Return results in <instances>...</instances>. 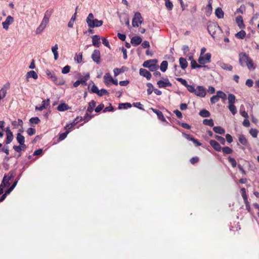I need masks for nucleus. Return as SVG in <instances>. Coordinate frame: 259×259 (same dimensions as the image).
<instances>
[{
	"instance_id": "obj_1",
	"label": "nucleus",
	"mask_w": 259,
	"mask_h": 259,
	"mask_svg": "<svg viewBox=\"0 0 259 259\" xmlns=\"http://www.w3.org/2000/svg\"><path fill=\"white\" fill-rule=\"evenodd\" d=\"M239 62L242 67H247L250 71L256 68L253 60L245 53L241 52L239 54Z\"/></svg>"
},
{
	"instance_id": "obj_2",
	"label": "nucleus",
	"mask_w": 259,
	"mask_h": 259,
	"mask_svg": "<svg viewBox=\"0 0 259 259\" xmlns=\"http://www.w3.org/2000/svg\"><path fill=\"white\" fill-rule=\"evenodd\" d=\"M94 16L92 13H90L86 19V22L90 28L100 27L102 25L103 21L96 19H94Z\"/></svg>"
},
{
	"instance_id": "obj_3",
	"label": "nucleus",
	"mask_w": 259,
	"mask_h": 259,
	"mask_svg": "<svg viewBox=\"0 0 259 259\" xmlns=\"http://www.w3.org/2000/svg\"><path fill=\"white\" fill-rule=\"evenodd\" d=\"M207 29L209 34L213 37L215 38L217 34H219L221 31V29L216 22H209Z\"/></svg>"
},
{
	"instance_id": "obj_4",
	"label": "nucleus",
	"mask_w": 259,
	"mask_h": 259,
	"mask_svg": "<svg viewBox=\"0 0 259 259\" xmlns=\"http://www.w3.org/2000/svg\"><path fill=\"white\" fill-rule=\"evenodd\" d=\"M49 22V17L47 16L46 14H45L40 25L37 27V28L36 29V34H38L41 33L46 27Z\"/></svg>"
},
{
	"instance_id": "obj_5",
	"label": "nucleus",
	"mask_w": 259,
	"mask_h": 259,
	"mask_svg": "<svg viewBox=\"0 0 259 259\" xmlns=\"http://www.w3.org/2000/svg\"><path fill=\"white\" fill-rule=\"evenodd\" d=\"M143 19L139 12H136L132 20V25L134 27H139L143 23Z\"/></svg>"
},
{
	"instance_id": "obj_6",
	"label": "nucleus",
	"mask_w": 259,
	"mask_h": 259,
	"mask_svg": "<svg viewBox=\"0 0 259 259\" xmlns=\"http://www.w3.org/2000/svg\"><path fill=\"white\" fill-rule=\"evenodd\" d=\"M196 96L199 97H204L206 94V92L205 88L201 85H198L195 89L194 93Z\"/></svg>"
},
{
	"instance_id": "obj_7",
	"label": "nucleus",
	"mask_w": 259,
	"mask_h": 259,
	"mask_svg": "<svg viewBox=\"0 0 259 259\" xmlns=\"http://www.w3.org/2000/svg\"><path fill=\"white\" fill-rule=\"evenodd\" d=\"M211 54L210 53H207L204 56L200 55L198 62L201 64H205L209 63L210 61Z\"/></svg>"
},
{
	"instance_id": "obj_8",
	"label": "nucleus",
	"mask_w": 259,
	"mask_h": 259,
	"mask_svg": "<svg viewBox=\"0 0 259 259\" xmlns=\"http://www.w3.org/2000/svg\"><path fill=\"white\" fill-rule=\"evenodd\" d=\"M14 18L11 16H8L6 20L2 23L3 28L8 30L9 25L14 22Z\"/></svg>"
},
{
	"instance_id": "obj_9",
	"label": "nucleus",
	"mask_w": 259,
	"mask_h": 259,
	"mask_svg": "<svg viewBox=\"0 0 259 259\" xmlns=\"http://www.w3.org/2000/svg\"><path fill=\"white\" fill-rule=\"evenodd\" d=\"M92 59L98 64L100 62V53L98 50H95L92 55Z\"/></svg>"
},
{
	"instance_id": "obj_10",
	"label": "nucleus",
	"mask_w": 259,
	"mask_h": 259,
	"mask_svg": "<svg viewBox=\"0 0 259 259\" xmlns=\"http://www.w3.org/2000/svg\"><path fill=\"white\" fill-rule=\"evenodd\" d=\"M157 84L159 88H165L166 87L171 86V83L169 81L168 79H165V81L159 80L157 82Z\"/></svg>"
},
{
	"instance_id": "obj_11",
	"label": "nucleus",
	"mask_w": 259,
	"mask_h": 259,
	"mask_svg": "<svg viewBox=\"0 0 259 259\" xmlns=\"http://www.w3.org/2000/svg\"><path fill=\"white\" fill-rule=\"evenodd\" d=\"M213 0H207L208 4L205 7V12L206 15H210L212 10V4Z\"/></svg>"
},
{
	"instance_id": "obj_12",
	"label": "nucleus",
	"mask_w": 259,
	"mask_h": 259,
	"mask_svg": "<svg viewBox=\"0 0 259 259\" xmlns=\"http://www.w3.org/2000/svg\"><path fill=\"white\" fill-rule=\"evenodd\" d=\"M142 41V38L140 36H134L131 39V42L134 46H137L140 45Z\"/></svg>"
},
{
	"instance_id": "obj_13",
	"label": "nucleus",
	"mask_w": 259,
	"mask_h": 259,
	"mask_svg": "<svg viewBox=\"0 0 259 259\" xmlns=\"http://www.w3.org/2000/svg\"><path fill=\"white\" fill-rule=\"evenodd\" d=\"M140 74L141 76L145 77L148 80L150 79L151 77V73L145 69L141 68L140 69Z\"/></svg>"
},
{
	"instance_id": "obj_14",
	"label": "nucleus",
	"mask_w": 259,
	"mask_h": 259,
	"mask_svg": "<svg viewBox=\"0 0 259 259\" xmlns=\"http://www.w3.org/2000/svg\"><path fill=\"white\" fill-rule=\"evenodd\" d=\"M29 78H33L34 79H36L38 78V75L34 71H30L27 73L26 75V79L27 82L29 81Z\"/></svg>"
},
{
	"instance_id": "obj_15",
	"label": "nucleus",
	"mask_w": 259,
	"mask_h": 259,
	"mask_svg": "<svg viewBox=\"0 0 259 259\" xmlns=\"http://www.w3.org/2000/svg\"><path fill=\"white\" fill-rule=\"evenodd\" d=\"M209 144L216 151H221V147L218 142L215 141V140H211L209 141Z\"/></svg>"
},
{
	"instance_id": "obj_16",
	"label": "nucleus",
	"mask_w": 259,
	"mask_h": 259,
	"mask_svg": "<svg viewBox=\"0 0 259 259\" xmlns=\"http://www.w3.org/2000/svg\"><path fill=\"white\" fill-rule=\"evenodd\" d=\"M236 22L237 24L238 27L240 29H243L245 27V25L243 23V18L241 16H238L236 18Z\"/></svg>"
},
{
	"instance_id": "obj_17",
	"label": "nucleus",
	"mask_w": 259,
	"mask_h": 259,
	"mask_svg": "<svg viewBox=\"0 0 259 259\" xmlns=\"http://www.w3.org/2000/svg\"><path fill=\"white\" fill-rule=\"evenodd\" d=\"M100 38L97 35H95L92 37L93 45L96 47H99L100 45Z\"/></svg>"
},
{
	"instance_id": "obj_18",
	"label": "nucleus",
	"mask_w": 259,
	"mask_h": 259,
	"mask_svg": "<svg viewBox=\"0 0 259 259\" xmlns=\"http://www.w3.org/2000/svg\"><path fill=\"white\" fill-rule=\"evenodd\" d=\"M49 99H48L47 101H42L41 105L40 107H35V110L41 111L46 108L49 104Z\"/></svg>"
},
{
	"instance_id": "obj_19",
	"label": "nucleus",
	"mask_w": 259,
	"mask_h": 259,
	"mask_svg": "<svg viewBox=\"0 0 259 259\" xmlns=\"http://www.w3.org/2000/svg\"><path fill=\"white\" fill-rule=\"evenodd\" d=\"M104 82L107 85H108L109 83L113 81V78L109 73H107L104 75Z\"/></svg>"
},
{
	"instance_id": "obj_20",
	"label": "nucleus",
	"mask_w": 259,
	"mask_h": 259,
	"mask_svg": "<svg viewBox=\"0 0 259 259\" xmlns=\"http://www.w3.org/2000/svg\"><path fill=\"white\" fill-rule=\"evenodd\" d=\"M215 14L219 19H222L224 18V13L221 8L219 7L215 9Z\"/></svg>"
},
{
	"instance_id": "obj_21",
	"label": "nucleus",
	"mask_w": 259,
	"mask_h": 259,
	"mask_svg": "<svg viewBox=\"0 0 259 259\" xmlns=\"http://www.w3.org/2000/svg\"><path fill=\"white\" fill-rule=\"evenodd\" d=\"M151 110L155 113L157 114L158 117L159 118V119H160V120H161L162 121H165V118L163 116V114L162 113V112L158 110H157L156 109H154V108H151Z\"/></svg>"
},
{
	"instance_id": "obj_22",
	"label": "nucleus",
	"mask_w": 259,
	"mask_h": 259,
	"mask_svg": "<svg viewBox=\"0 0 259 259\" xmlns=\"http://www.w3.org/2000/svg\"><path fill=\"white\" fill-rule=\"evenodd\" d=\"M179 62L180 66L183 69H185L188 66L187 61L184 58H180L179 59Z\"/></svg>"
},
{
	"instance_id": "obj_23",
	"label": "nucleus",
	"mask_w": 259,
	"mask_h": 259,
	"mask_svg": "<svg viewBox=\"0 0 259 259\" xmlns=\"http://www.w3.org/2000/svg\"><path fill=\"white\" fill-rule=\"evenodd\" d=\"M220 66L223 69L226 70L231 71L233 69V67L231 65L225 63H221Z\"/></svg>"
},
{
	"instance_id": "obj_24",
	"label": "nucleus",
	"mask_w": 259,
	"mask_h": 259,
	"mask_svg": "<svg viewBox=\"0 0 259 259\" xmlns=\"http://www.w3.org/2000/svg\"><path fill=\"white\" fill-rule=\"evenodd\" d=\"M228 104L229 105H234L235 103L236 97L233 94H230L228 95Z\"/></svg>"
},
{
	"instance_id": "obj_25",
	"label": "nucleus",
	"mask_w": 259,
	"mask_h": 259,
	"mask_svg": "<svg viewBox=\"0 0 259 259\" xmlns=\"http://www.w3.org/2000/svg\"><path fill=\"white\" fill-rule=\"evenodd\" d=\"M12 178V176H11L9 178H7L6 176L4 177L2 183L4 185H5V187H8L10 185V183L9 181L11 180Z\"/></svg>"
},
{
	"instance_id": "obj_26",
	"label": "nucleus",
	"mask_w": 259,
	"mask_h": 259,
	"mask_svg": "<svg viewBox=\"0 0 259 259\" xmlns=\"http://www.w3.org/2000/svg\"><path fill=\"white\" fill-rule=\"evenodd\" d=\"M157 60L156 59H151L147 61H145L143 64V66L144 67L146 68V66L145 64H147V66H151L153 65L154 64H157Z\"/></svg>"
},
{
	"instance_id": "obj_27",
	"label": "nucleus",
	"mask_w": 259,
	"mask_h": 259,
	"mask_svg": "<svg viewBox=\"0 0 259 259\" xmlns=\"http://www.w3.org/2000/svg\"><path fill=\"white\" fill-rule=\"evenodd\" d=\"M16 139L20 145H23L25 142L24 137L21 135L20 133H18L17 134Z\"/></svg>"
},
{
	"instance_id": "obj_28",
	"label": "nucleus",
	"mask_w": 259,
	"mask_h": 259,
	"mask_svg": "<svg viewBox=\"0 0 259 259\" xmlns=\"http://www.w3.org/2000/svg\"><path fill=\"white\" fill-rule=\"evenodd\" d=\"M58 47L57 44H56L52 48V51L54 55V59L55 60H57L58 58Z\"/></svg>"
},
{
	"instance_id": "obj_29",
	"label": "nucleus",
	"mask_w": 259,
	"mask_h": 259,
	"mask_svg": "<svg viewBox=\"0 0 259 259\" xmlns=\"http://www.w3.org/2000/svg\"><path fill=\"white\" fill-rule=\"evenodd\" d=\"M96 103L95 101L92 100L89 103V106L87 109V111L89 112H93L94 108L96 106Z\"/></svg>"
},
{
	"instance_id": "obj_30",
	"label": "nucleus",
	"mask_w": 259,
	"mask_h": 259,
	"mask_svg": "<svg viewBox=\"0 0 259 259\" xmlns=\"http://www.w3.org/2000/svg\"><path fill=\"white\" fill-rule=\"evenodd\" d=\"M213 130L215 133H218L219 134H224L225 132V130L219 126L213 127Z\"/></svg>"
},
{
	"instance_id": "obj_31",
	"label": "nucleus",
	"mask_w": 259,
	"mask_h": 259,
	"mask_svg": "<svg viewBox=\"0 0 259 259\" xmlns=\"http://www.w3.org/2000/svg\"><path fill=\"white\" fill-rule=\"evenodd\" d=\"M90 74L89 73L85 74V75L80 78L79 81L81 84L86 85V81L89 79Z\"/></svg>"
},
{
	"instance_id": "obj_32",
	"label": "nucleus",
	"mask_w": 259,
	"mask_h": 259,
	"mask_svg": "<svg viewBox=\"0 0 259 259\" xmlns=\"http://www.w3.org/2000/svg\"><path fill=\"white\" fill-rule=\"evenodd\" d=\"M69 109V106L65 103H62L60 104L58 107V110L60 111H64Z\"/></svg>"
},
{
	"instance_id": "obj_33",
	"label": "nucleus",
	"mask_w": 259,
	"mask_h": 259,
	"mask_svg": "<svg viewBox=\"0 0 259 259\" xmlns=\"http://www.w3.org/2000/svg\"><path fill=\"white\" fill-rule=\"evenodd\" d=\"M246 35V32L244 30H241L235 34V36L239 39H243Z\"/></svg>"
},
{
	"instance_id": "obj_34",
	"label": "nucleus",
	"mask_w": 259,
	"mask_h": 259,
	"mask_svg": "<svg viewBox=\"0 0 259 259\" xmlns=\"http://www.w3.org/2000/svg\"><path fill=\"white\" fill-rule=\"evenodd\" d=\"M167 66H168L167 62L166 61H163L162 62V63L160 64V70L162 72H165L167 68Z\"/></svg>"
},
{
	"instance_id": "obj_35",
	"label": "nucleus",
	"mask_w": 259,
	"mask_h": 259,
	"mask_svg": "<svg viewBox=\"0 0 259 259\" xmlns=\"http://www.w3.org/2000/svg\"><path fill=\"white\" fill-rule=\"evenodd\" d=\"M75 60L76 61L77 63H80L82 60V53H79L78 54H76L75 56L74 57Z\"/></svg>"
},
{
	"instance_id": "obj_36",
	"label": "nucleus",
	"mask_w": 259,
	"mask_h": 259,
	"mask_svg": "<svg viewBox=\"0 0 259 259\" xmlns=\"http://www.w3.org/2000/svg\"><path fill=\"white\" fill-rule=\"evenodd\" d=\"M199 115L203 117H207L210 116V113L208 111L203 109L200 111Z\"/></svg>"
},
{
	"instance_id": "obj_37",
	"label": "nucleus",
	"mask_w": 259,
	"mask_h": 259,
	"mask_svg": "<svg viewBox=\"0 0 259 259\" xmlns=\"http://www.w3.org/2000/svg\"><path fill=\"white\" fill-rule=\"evenodd\" d=\"M203 123L204 125H208V126H213V124H214L213 120L211 119H204L203 120Z\"/></svg>"
},
{
	"instance_id": "obj_38",
	"label": "nucleus",
	"mask_w": 259,
	"mask_h": 259,
	"mask_svg": "<svg viewBox=\"0 0 259 259\" xmlns=\"http://www.w3.org/2000/svg\"><path fill=\"white\" fill-rule=\"evenodd\" d=\"M239 142L243 145H246L247 144V141L245 137L243 135H241L239 137Z\"/></svg>"
},
{
	"instance_id": "obj_39",
	"label": "nucleus",
	"mask_w": 259,
	"mask_h": 259,
	"mask_svg": "<svg viewBox=\"0 0 259 259\" xmlns=\"http://www.w3.org/2000/svg\"><path fill=\"white\" fill-rule=\"evenodd\" d=\"M165 1V5L166 8L168 10H172L173 8V4L170 1V0H164Z\"/></svg>"
},
{
	"instance_id": "obj_40",
	"label": "nucleus",
	"mask_w": 259,
	"mask_h": 259,
	"mask_svg": "<svg viewBox=\"0 0 259 259\" xmlns=\"http://www.w3.org/2000/svg\"><path fill=\"white\" fill-rule=\"evenodd\" d=\"M13 139V135L12 132L10 133L7 134V140H6L7 144L10 143L12 141Z\"/></svg>"
},
{
	"instance_id": "obj_41",
	"label": "nucleus",
	"mask_w": 259,
	"mask_h": 259,
	"mask_svg": "<svg viewBox=\"0 0 259 259\" xmlns=\"http://www.w3.org/2000/svg\"><path fill=\"white\" fill-rule=\"evenodd\" d=\"M145 65H146V68H148L151 71H154L156 70L159 67L157 64H154L151 66H147V65L145 64Z\"/></svg>"
},
{
	"instance_id": "obj_42",
	"label": "nucleus",
	"mask_w": 259,
	"mask_h": 259,
	"mask_svg": "<svg viewBox=\"0 0 259 259\" xmlns=\"http://www.w3.org/2000/svg\"><path fill=\"white\" fill-rule=\"evenodd\" d=\"M228 108L233 115L237 113V109L234 105H228Z\"/></svg>"
},
{
	"instance_id": "obj_43",
	"label": "nucleus",
	"mask_w": 259,
	"mask_h": 259,
	"mask_svg": "<svg viewBox=\"0 0 259 259\" xmlns=\"http://www.w3.org/2000/svg\"><path fill=\"white\" fill-rule=\"evenodd\" d=\"M241 192L242 196L244 200V202L246 203L247 201V196L246 194L245 189L244 188H241Z\"/></svg>"
},
{
	"instance_id": "obj_44",
	"label": "nucleus",
	"mask_w": 259,
	"mask_h": 259,
	"mask_svg": "<svg viewBox=\"0 0 259 259\" xmlns=\"http://www.w3.org/2000/svg\"><path fill=\"white\" fill-rule=\"evenodd\" d=\"M258 133V131L255 128H251L249 131V133L254 138L257 137Z\"/></svg>"
},
{
	"instance_id": "obj_45",
	"label": "nucleus",
	"mask_w": 259,
	"mask_h": 259,
	"mask_svg": "<svg viewBox=\"0 0 259 259\" xmlns=\"http://www.w3.org/2000/svg\"><path fill=\"white\" fill-rule=\"evenodd\" d=\"M124 71V69L123 68H115L113 70L114 76H116L119 75L120 73L123 72Z\"/></svg>"
},
{
	"instance_id": "obj_46",
	"label": "nucleus",
	"mask_w": 259,
	"mask_h": 259,
	"mask_svg": "<svg viewBox=\"0 0 259 259\" xmlns=\"http://www.w3.org/2000/svg\"><path fill=\"white\" fill-rule=\"evenodd\" d=\"M222 151L224 154H230L233 152L232 149L229 148V147H225L222 149Z\"/></svg>"
},
{
	"instance_id": "obj_47",
	"label": "nucleus",
	"mask_w": 259,
	"mask_h": 259,
	"mask_svg": "<svg viewBox=\"0 0 259 259\" xmlns=\"http://www.w3.org/2000/svg\"><path fill=\"white\" fill-rule=\"evenodd\" d=\"M147 87L148 88L147 94L148 95L151 94L153 92V85L151 83H147Z\"/></svg>"
},
{
	"instance_id": "obj_48",
	"label": "nucleus",
	"mask_w": 259,
	"mask_h": 259,
	"mask_svg": "<svg viewBox=\"0 0 259 259\" xmlns=\"http://www.w3.org/2000/svg\"><path fill=\"white\" fill-rule=\"evenodd\" d=\"M219 99L220 98L218 96V95L217 94V95L213 96L210 98V102L211 104H214L219 100Z\"/></svg>"
},
{
	"instance_id": "obj_49",
	"label": "nucleus",
	"mask_w": 259,
	"mask_h": 259,
	"mask_svg": "<svg viewBox=\"0 0 259 259\" xmlns=\"http://www.w3.org/2000/svg\"><path fill=\"white\" fill-rule=\"evenodd\" d=\"M29 121L32 124H37L40 122V119L37 117H32L29 119Z\"/></svg>"
},
{
	"instance_id": "obj_50",
	"label": "nucleus",
	"mask_w": 259,
	"mask_h": 259,
	"mask_svg": "<svg viewBox=\"0 0 259 259\" xmlns=\"http://www.w3.org/2000/svg\"><path fill=\"white\" fill-rule=\"evenodd\" d=\"M214 138L218 141H219L221 143V144H222V145H224L225 144L226 141H225V139L223 137H221L220 136L216 135V136H215Z\"/></svg>"
},
{
	"instance_id": "obj_51",
	"label": "nucleus",
	"mask_w": 259,
	"mask_h": 259,
	"mask_svg": "<svg viewBox=\"0 0 259 259\" xmlns=\"http://www.w3.org/2000/svg\"><path fill=\"white\" fill-rule=\"evenodd\" d=\"M191 66L192 68H200L201 66L200 65H198L195 60L192 59L191 62Z\"/></svg>"
},
{
	"instance_id": "obj_52",
	"label": "nucleus",
	"mask_w": 259,
	"mask_h": 259,
	"mask_svg": "<svg viewBox=\"0 0 259 259\" xmlns=\"http://www.w3.org/2000/svg\"><path fill=\"white\" fill-rule=\"evenodd\" d=\"M217 94L218 95V96L220 98H222L223 99H225L226 98V95L225 93L222 91H219L217 92Z\"/></svg>"
},
{
	"instance_id": "obj_53",
	"label": "nucleus",
	"mask_w": 259,
	"mask_h": 259,
	"mask_svg": "<svg viewBox=\"0 0 259 259\" xmlns=\"http://www.w3.org/2000/svg\"><path fill=\"white\" fill-rule=\"evenodd\" d=\"M70 69V66L69 65H66L63 68L62 70V73L63 74H66L69 72Z\"/></svg>"
},
{
	"instance_id": "obj_54",
	"label": "nucleus",
	"mask_w": 259,
	"mask_h": 259,
	"mask_svg": "<svg viewBox=\"0 0 259 259\" xmlns=\"http://www.w3.org/2000/svg\"><path fill=\"white\" fill-rule=\"evenodd\" d=\"M228 160H229V162L232 164V165L233 167H235L236 166L237 163L234 158L229 157Z\"/></svg>"
},
{
	"instance_id": "obj_55",
	"label": "nucleus",
	"mask_w": 259,
	"mask_h": 259,
	"mask_svg": "<svg viewBox=\"0 0 259 259\" xmlns=\"http://www.w3.org/2000/svg\"><path fill=\"white\" fill-rule=\"evenodd\" d=\"M27 133L29 136H32L35 133V130L33 128H28L27 130Z\"/></svg>"
},
{
	"instance_id": "obj_56",
	"label": "nucleus",
	"mask_w": 259,
	"mask_h": 259,
	"mask_svg": "<svg viewBox=\"0 0 259 259\" xmlns=\"http://www.w3.org/2000/svg\"><path fill=\"white\" fill-rule=\"evenodd\" d=\"M186 88L189 92L192 93H194L195 89L194 88V86L188 84V85L186 86Z\"/></svg>"
},
{
	"instance_id": "obj_57",
	"label": "nucleus",
	"mask_w": 259,
	"mask_h": 259,
	"mask_svg": "<svg viewBox=\"0 0 259 259\" xmlns=\"http://www.w3.org/2000/svg\"><path fill=\"white\" fill-rule=\"evenodd\" d=\"M177 80L180 81L183 85H184L186 87L188 85L187 81L182 78H177Z\"/></svg>"
},
{
	"instance_id": "obj_58",
	"label": "nucleus",
	"mask_w": 259,
	"mask_h": 259,
	"mask_svg": "<svg viewBox=\"0 0 259 259\" xmlns=\"http://www.w3.org/2000/svg\"><path fill=\"white\" fill-rule=\"evenodd\" d=\"M69 133V131H67L66 132L61 134L59 136V139L60 140H63L67 137V135Z\"/></svg>"
},
{
	"instance_id": "obj_59",
	"label": "nucleus",
	"mask_w": 259,
	"mask_h": 259,
	"mask_svg": "<svg viewBox=\"0 0 259 259\" xmlns=\"http://www.w3.org/2000/svg\"><path fill=\"white\" fill-rule=\"evenodd\" d=\"M108 93L107 91L105 89H101V90H99V93H98V95L100 96H102L104 95H108Z\"/></svg>"
},
{
	"instance_id": "obj_60",
	"label": "nucleus",
	"mask_w": 259,
	"mask_h": 259,
	"mask_svg": "<svg viewBox=\"0 0 259 259\" xmlns=\"http://www.w3.org/2000/svg\"><path fill=\"white\" fill-rule=\"evenodd\" d=\"M102 43H103V44L105 46H106V47H107L108 48H110V45H109V41H108V40L106 39L104 37H102Z\"/></svg>"
},
{
	"instance_id": "obj_61",
	"label": "nucleus",
	"mask_w": 259,
	"mask_h": 259,
	"mask_svg": "<svg viewBox=\"0 0 259 259\" xmlns=\"http://www.w3.org/2000/svg\"><path fill=\"white\" fill-rule=\"evenodd\" d=\"M104 105L103 104H101L99 105H98L96 108H95V111L96 112H100L103 108H104Z\"/></svg>"
},
{
	"instance_id": "obj_62",
	"label": "nucleus",
	"mask_w": 259,
	"mask_h": 259,
	"mask_svg": "<svg viewBox=\"0 0 259 259\" xmlns=\"http://www.w3.org/2000/svg\"><path fill=\"white\" fill-rule=\"evenodd\" d=\"M253 84V80L250 79H247L246 81V82H245V84L249 87H252Z\"/></svg>"
},
{
	"instance_id": "obj_63",
	"label": "nucleus",
	"mask_w": 259,
	"mask_h": 259,
	"mask_svg": "<svg viewBox=\"0 0 259 259\" xmlns=\"http://www.w3.org/2000/svg\"><path fill=\"white\" fill-rule=\"evenodd\" d=\"M91 90H92V91L93 93H96L97 94H98V93H99V90L98 89L97 87L96 86L95 84H94L92 86Z\"/></svg>"
},
{
	"instance_id": "obj_64",
	"label": "nucleus",
	"mask_w": 259,
	"mask_h": 259,
	"mask_svg": "<svg viewBox=\"0 0 259 259\" xmlns=\"http://www.w3.org/2000/svg\"><path fill=\"white\" fill-rule=\"evenodd\" d=\"M174 112L175 113L176 115L179 118H182L183 117V115L182 113L178 110H174Z\"/></svg>"
}]
</instances>
